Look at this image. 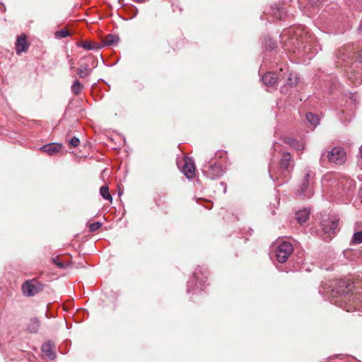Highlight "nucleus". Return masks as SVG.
I'll return each mask as SVG.
<instances>
[{"label": "nucleus", "instance_id": "29", "mask_svg": "<svg viewBox=\"0 0 362 362\" xmlns=\"http://www.w3.org/2000/svg\"><path fill=\"white\" fill-rule=\"evenodd\" d=\"M306 119L314 127H316L319 123L318 117L312 112H308L306 114Z\"/></svg>", "mask_w": 362, "mask_h": 362}, {"label": "nucleus", "instance_id": "4", "mask_svg": "<svg viewBox=\"0 0 362 362\" xmlns=\"http://www.w3.org/2000/svg\"><path fill=\"white\" fill-rule=\"evenodd\" d=\"M264 85L270 87H274L279 83H281V93L287 94L288 89L295 88L299 81L297 74L290 71L286 65H284L279 69L278 72H268L262 77Z\"/></svg>", "mask_w": 362, "mask_h": 362}, {"label": "nucleus", "instance_id": "27", "mask_svg": "<svg viewBox=\"0 0 362 362\" xmlns=\"http://www.w3.org/2000/svg\"><path fill=\"white\" fill-rule=\"evenodd\" d=\"M350 243L353 245L362 243V229L354 233Z\"/></svg>", "mask_w": 362, "mask_h": 362}, {"label": "nucleus", "instance_id": "38", "mask_svg": "<svg viewBox=\"0 0 362 362\" xmlns=\"http://www.w3.org/2000/svg\"><path fill=\"white\" fill-rule=\"evenodd\" d=\"M309 4L313 6V8L318 7L323 0H308Z\"/></svg>", "mask_w": 362, "mask_h": 362}, {"label": "nucleus", "instance_id": "33", "mask_svg": "<svg viewBox=\"0 0 362 362\" xmlns=\"http://www.w3.org/2000/svg\"><path fill=\"white\" fill-rule=\"evenodd\" d=\"M69 35H70V33L68 31V30L66 29H62L59 31H57L55 33V37H58V38H64V37H68Z\"/></svg>", "mask_w": 362, "mask_h": 362}, {"label": "nucleus", "instance_id": "24", "mask_svg": "<svg viewBox=\"0 0 362 362\" xmlns=\"http://www.w3.org/2000/svg\"><path fill=\"white\" fill-rule=\"evenodd\" d=\"M92 69L90 68V65L88 63L81 64L77 69V74L80 78H86L91 73Z\"/></svg>", "mask_w": 362, "mask_h": 362}, {"label": "nucleus", "instance_id": "23", "mask_svg": "<svg viewBox=\"0 0 362 362\" xmlns=\"http://www.w3.org/2000/svg\"><path fill=\"white\" fill-rule=\"evenodd\" d=\"M292 148L298 151H302L305 148V142L303 141H298L292 138H288L286 141Z\"/></svg>", "mask_w": 362, "mask_h": 362}, {"label": "nucleus", "instance_id": "10", "mask_svg": "<svg viewBox=\"0 0 362 362\" xmlns=\"http://www.w3.org/2000/svg\"><path fill=\"white\" fill-rule=\"evenodd\" d=\"M337 226L338 220L332 218L323 220L320 223V234L318 235L320 236L326 235L327 236L323 237L322 238L325 241H329L331 239L330 233H334Z\"/></svg>", "mask_w": 362, "mask_h": 362}, {"label": "nucleus", "instance_id": "11", "mask_svg": "<svg viewBox=\"0 0 362 362\" xmlns=\"http://www.w3.org/2000/svg\"><path fill=\"white\" fill-rule=\"evenodd\" d=\"M327 158L329 162L341 165L346 160V153L341 147H334L328 152Z\"/></svg>", "mask_w": 362, "mask_h": 362}, {"label": "nucleus", "instance_id": "15", "mask_svg": "<svg viewBox=\"0 0 362 362\" xmlns=\"http://www.w3.org/2000/svg\"><path fill=\"white\" fill-rule=\"evenodd\" d=\"M270 8V14L279 20L283 19L288 13L286 10L284 4L273 5Z\"/></svg>", "mask_w": 362, "mask_h": 362}, {"label": "nucleus", "instance_id": "34", "mask_svg": "<svg viewBox=\"0 0 362 362\" xmlns=\"http://www.w3.org/2000/svg\"><path fill=\"white\" fill-rule=\"evenodd\" d=\"M68 143L70 148H75L79 145L80 140L76 136H73L71 139L68 141Z\"/></svg>", "mask_w": 362, "mask_h": 362}, {"label": "nucleus", "instance_id": "17", "mask_svg": "<svg viewBox=\"0 0 362 362\" xmlns=\"http://www.w3.org/2000/svg\"><path fill=\"white\" fill-rule=\"evenodd\" d=\"M29 44L27 42V38L25 35H21L18 37L16 42V52L18 54L22 52H27Z\"/></svg>", "mask_w": 362, "mask_h": 362}, {"label": "nucleus", "instance_id": "2", "mask_svg": "<svg viewBox=\"0 0 362 362\" xmlns=\"http://www.w3.org/2000/svg\"><path fill=\"white\" fill-rule=\"evenodd\" d=\"M352 284L346 280H337L333 288L320 293L328 298L332 304L347 312H362V291L351 293Z\"/></svg>", "mask_w": 362, "mask_h": 362}, {"label": "nucleus", "instance_id": "9", "mask_svg": "<svg viewBox=\"0 0 362 362\" xmlns=\"http://www.w3.org/2000/svg\"><path fill=\"white\" fill-rule=\"evenodd\" d=\"M305 171L301 186L298 189V194L303 198H310L313 194L311 178L314 177L315 173L308 168H305Z\"/></svg>", "mask_w": 362, "mask_h": 362}, {"label": "nucleus", "instance_id": "36", "mask_svg": "<svg viewBox=\"0 0 362 362\" xmlns=\"http://www.w3.org/2000/svg\"><path fill=\"white\" fill-rule=\"evenodd\" d=\"M165 195L161 196L160 194H158L157 197H156L155 202L158 206H162L163 204H165Z\"/></svg>", "mask_w": 362, "mask_h": 362}, {"label": "nucleus", "instance_id": "46", "mask_svg": "<svg viewBox=\"0 0 362 362\" xmlns=\"http://www.w3.org/2000/svg\"><path fill=\"white\" fill-rule=\"evenodd\" d=\"M249 231H250V234L251 235V232L252 231V229L250 228Z\"/></svg>", "mask_w": 362, "mask_h": 362}, {"label": "nucleus", "instance_id": "14", "mask_svg": "<svg viewBox=\"0 0 362 362\" xmlns=\"http://www.w3.org/2000/svg\"><path fill=\"white\" fill-rule=\"evenodd\" d=\"M195 165L191 158H185L184 159V165L182 167V172L188 178L192 179L195 174Z\"/></svg>", "mask_w": 362, "mask_h": 362}, {"label": "nucleus", "instance_id": "8", "mask_svg": "<svg viewBox=\"0 0 362 362\" xmlns=\"http://www.w3.org/2000/svg\"><path fill=\"white\" fill-rule=\"evenodd\" d=\"M45 285L35 278L24 281L21 286V291L23 296L32 297L42 291Z\"/></svg>", "mask_w": 362, "mask_h": 362}, {"label": "nucleus", "instance_id": "12", "mask_svg": "<svg viewBox=\"0 0 362 362\" xmlns=\"http://www.w3.org/2000/svg\"><path fill=\"white\" fill-rule=\"evenodd\" d=\"M323 93H325L322 97L325 98L326 95L333 93L335 90L339 88L340 85L336 77L333 75L327 76V78L323 81Z\"/></svg>", "mask_w": 362, "mask_h": 362}, {"label": "nucleus", "instance_id": "25", "mask_svg": "<svg viewBox=\"0 0 362 362\" xmlns=\"http://www.w3.org/2000/svg\"><path fill=\"white\" fill-rule=\"evenodd\" d=\"M78 47H81L86 50H96L101 48L97 43L90 41H82L77 43Z\"/></svg>", "mask_w": 362, "mask_h": 362}, {"label": "nucleus", "instance_id": "3", "mask_svg": "<svg viewBox=\"0 0 362 362\" xmlns=\"http://www.w3.org/2000/svg\"><path fill=\"white\" fill-rule=\"evenodd\" d=\"M355 47L353 45H346L336 52V64L344 68L348 78L354 85L362 83V49L355 58Z\"/></svg>", "mask_w": 362, "mask_h": 362}, {"label": "nucleus", "instance_id": "1", "mask_svg": "<svg viewBox=\"0 0 362 362\" xmlns=\"http://www.w3.org/2000/svg\"><path fill=\"white\" fill-rule=\"evenodd\" d=\"M280 38L284 50L293 53L300 62L310 61L320 49L317 38L305 26L284 30Z\"/></svg>", "mask_w": 362, "mask_h": 362}, {"label": "nucleus", "instance_id": "18", "mask_svg": "<svg viewBox=\"0 0 362 362\" xmlns=\"http://www.w3.org/2000/svg\"><path fill=\"white\" fill-rule=\"evenodd\" d=\"M63 146L62 144L51 143L45 144L40 148V150L49 156H53L59 152Z\"/></svg>", "mask_w": 362, "mask_h": 362}, {"label": "nucleus", "instance_id": "5", "mask_svg": "<svg viewBox=\"0 0 362 362\" xmlns=\"http://www.w3.org/2000/svg\"><path fill=\"white\" fill-rule=\"evenodd\" d=\"M293 168V160L290 153H284L279 163L271 162L269 166V177L279 186L286 182Z\"/></svg>", "mask_w": 362, "mask_h": 362}, {"label": "nucleus", "instance_id": "41", "mask_svg": "<svg viewBox=\"0 0 362 362\" xmlns=\"http://www.w3.org/2000/svg\"><path fill=\"white\" fill-rule=\"evenodd\" d=\"M118 194L119 196L122 194V191H121V189L119 188Z\"/></svg>", "mask_w": 362, "mask_h": 362}, {"label": "nucleus", "instance_id": "13", "mask_svg": "<svg viewBox=\"0 0 362 362\" xmlns=\"http://www.w3.org/2000/svg\"><path fill=\"white\" fill-rule=\"evenodd\" d=\"M298 247L296 241L291 242L288 238H279L272 244V249H294Z\"/></svg>", "mask_w": 362, "mask_h": 362}, {"label": "nucleus", "instance_id": "26", "mask_svg": "<svg viewBox=\"0 0 362 362\" xmlns=\"http://www.w3.org/2000/svg\"><path fill=\"white\" fill-rule=\"evenodd\" d=\"M40 322L37 317L32 318L28 325V330L30 333H36L39 329Z\"/></svg>", "mask_w": 362, "mask_h": 362}, {"label": "nucleus", "instance_id": "31", "mask_svg": "<svg viewBox=\"0 0 362 362\" xmlns=\"http://www.w3.org/2000/svg\"><path fill=\"white\" fill-rule=\"evenodd\" d=\"M83 89V86L78 79L75 80L71 86V92L74 95H78Z\"/></svg>", "mask_w": 362, "mask_h": 362}, {"label": "nucleus", "instance_id": "22", "mask_svg": "<svg viewBox=\"0 0 362 362\" xmlns=\"http://www.w3.org/2000/svg\"><path fill=\"white\" fill-rule=\"evenodd\" d=\"M42 351L51 360L56 358V354L53 351V346L49 341L45 343L42 346Z\"/></svg>", "mask_w": 362, "mask_h": 362}, {"label": "nucleus", "instance_id": "21", "mask_svg": "<svg viewBox=\"0 0 362 362\" xmlns=\"http://www.w3.org/2000/svg\"><path fill=\"white\" fill-rule=\"evenodd\" d=\"M119 40L118 35L114 34L107 35L103 40V46H116Z\"/></svg>", "mask_w": 362, "mask_h": 362}, {"label": "nucleus", "instance_id": "32", "mask_svg": "<svg viewBox=\"0 0 362 362\" xmlns=\"http://www.w3.org/2000/svg\"><path fill=\"white\" fill-rule=\"evenodd\" d=\"M264 47L266 49L272 50L277 47L276 42L273 40L268 38L265 40Z\"/></svg>", "mask_w": 362, "mask_h": 362}, {"label": "nucleus", "instance_id": "35", "mask_svg": "<svg viewBox=\"0 0 362 362\" xmlns=\"http://www.w3.org/2000/svg\"><path fill=\"white\" fill-rule=\"evenodd\" d=\"M102 224L100 222H95L89 224V230L90 232H94L98 230L101 227Z\"/></svg>", "mask_w": 362, "mask_h": 362}, {"label": "nucleus", "instance_id": "39", "mask_svg": "<svg viewBox=\"0 0 362 362\" xmlns=\"http://www.w3.org/2000/svg\"><path fill=\"white\" fill-rule=\"evenodd\" d=\"M52 260L53 263H54L56 265H57V267L59 268H64V267H66V264H64L62 262H59L58 257L52 258Z\"/></svg>", "mask_w": 362, "mask_h": 362}, {"label": "nucleus", "instance_id": "42", "mask_svg": "<svg viewBox=\"0 0 362 362\" xmlns=\"http://www.w3.org/2000/svg\"><path fill=\"white\" fill-rule=\"evenodd\" d=\"M221 184L222 185H224L226 186V185H225L223 182H221ZM226 187H224V192H226Z\"/></svg>", "mask_w": 362, "mask_h": 362}, {"label": "nucleus", "instance_id": "28", "mask_svg": "<svg viewBox=\"0 0 362 362\" xmlns=\"http://www.w3.org/2000/svg\"><path fill=\"white\" fill-rule=\"evenodd\" d=\"M100 195L106 200L112 202V198L111 194L109 192V188L107 185L102 186L100 189Z\"/></svg>", "mask_w": 362, "mask_h": 362}, {"label": "nucleus", "instance_id": "6", "mask_svg": "<svg viewBox=\"0 0 362 362\" xmlns=\"http://www.w3.org/2000/svg\"><path fill=\"white\" fill-rule=\"evenodd\" d=\"M209 270L204 266H198L195 268L192 276L187 284L188 293L197 294L204 290L209 276Z\"/></svg>", "mask_w": 362, "mask_h": 362}, {"label": "nucleus", "instance_id": "43", "mask_svg": "<svg viewBox=\"0 0 362 362\" xmlns=\"http://www.w3.org/2000/svg\"><path fill=\"white\" fill-rule=\"evenodd\" d=\"M359 30H360L361 33H362V24L359 27Z\"/></svg>", "mask_w": 362, "mask_h": 362}, {"label": "nucleus", "instance_id": "7", "mask_svg": "<svg viewBox=\"0 0 362 362\" xmlns=\"http://www.w3.org/2000/svg\"><path fill=\"white\" fill-rule=\"evenodd\" d=\"M202 173L204 176L213 180L223 175L224 170L221 163L213 161L211 156H207L202 166Z\"/></svg>", "mask_w": 362, "mask_h": 362}, {"label": "nucleus", "instance_id": "20", "mask_svg": "<svg viewBox=\"0 0 362 362\" xmlns=\"http://www.w3.org/2000/svg\"><path fill=\"white\" fill-rule=\"evenodd\" d=\"M310 211L309 209H303L298 211L296 214V218L298 223L303 224L308 220Z\"/></svg>", "mask_w": 362, "mask_h": 362}, {"label": "nucleus", "instance_id": "30", "mask_svg": "<svg viewBox=\"0 0 362 362\" xmlns=\"http://www.w3.org/2000/svg\"><path fill=\"white\" fill-rule=\"evenodd\" d=\"M339 184L341 185L344 188L348 189L351 188L354 185V180L347 177H342L339 181Z\"/></svg>", "mask_w": 362, "mask_h": 362}, {"label": "nucleus", "instance_id": "40", "mask_svg": "<svg viewBox=\"0 0 362 362\" xmlns=\"http://www.w3.org/2000/svg\"><path fill=\"white\" fill-rule=\"evenodd\" d=\"M359 156L362 159V144L359 149Z\"/></svg>", "mask_w": 362, "mask_h": 362}, {"label": "nucleus", "instance_id": "37", "mask_svg": "<svg viewBox=\"0 0 362 362\" xmlns=\"http://www.w3.org/2000/svg\"><path fill=\"white\" fill-rule=\"evenodd\" d=\"M333 258L332 257V255H330L329 258L325 259V262L322 264L321 267L326 269V270H329L331 269L330 267H329L328 265V263L329 262H332L333 261Z\"/></svg>", "mask_w": 362, "mask_h": 362}, {"label": "nucleus", "instance_id": "16", "mask_svg": "<svg viewBox=\"0 0 362 362\" xmlns=\"http://www.w3.org/2000/svg\"><path fill=\"white\" fill-rule=\"evenodd\" d=\"M293 250H271L269 255L270 259L276 257V260L280 263L286 262L291 252Z\"/></svg>", "mask_w": 362, "mask_h": 362}, {"label": "nucleus", "instance_id": "44", "mask_svg": "<svg viewBox=\"0 0 362 362\" xmlns=\"http://www.w3.org/2000/svg\"><path fill=\"white\" fill-rule=\"evenodd\" d=\"M360 194H361V197H362V187L361 188V190H360Z\"/></svg>", "mask_w": 362, "mask_h": 362}, {"label": "nucleus", "instance_id": "19", "mask_svg": "<svg viewBox=\"0 0 362 362\" xmlns=\"http://www.w3.org/2000/svg\"><path fill=\"white\" fill-rule=\"evenodd\" d=\"M341 255L349 261H362V250H341Z\"/></svg>", "mask_w": 362, "mask_h": 362}, {"label": "nucleus", "instance_id": "45", "mask_svg": "<svg viewBox=\"0 0 362 362\" xmlns=\"http://www.w3.org/2000/svg\"><path fill=\"white\" fill-rule=\"evenodd\" d=\"M356 225L358 226V227L359 228L362 224L361 223H356Z\"/></svg>", "mask_w": 362, "mask_h": 362}]
</instances>
